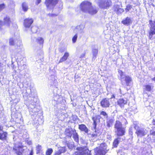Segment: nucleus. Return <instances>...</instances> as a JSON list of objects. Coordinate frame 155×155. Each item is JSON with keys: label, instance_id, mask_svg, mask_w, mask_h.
Returning <instances> with one entry per match:
<instances>
[{"label": "nucleus", "instance_id": "1", "mask_svg": "<svg viewBox=\"0 0 155 155\" xmlns=\"http://www.w3.org/2000/svg\"><path fill=\"white\" fill-rule=\"evenodd\" d=\"M76 150L78 151L75 152L74 155H91V151L85 146L77 147Z\"/></svg>", "mask_w": 155, "mask_h": 155}, {"label": "nucleus", "instance_id": "2", "mask_svg": "<svg viewBox=\"0 0 155 155\" xmlns=\"http://www.w3.org/2000/svg\"><path fill=\"white\" fill-rule=\"evenodd\" d=\"M134 128L136 130V134L137 136L142 137L147 134V131L144 128H139L137 125H134Z\"/></svg>", "mask_w": 155, "mask_h": 155}, {"label": "nucleus", "instance_id": "3", "mask_svg": "<svg viewBox=\"0 0 155 155\" xmlns=\"http://www.w3.org/2000/svg\"><path fill=\"white\" fill-rule=\"evenodd\" d=\"M111 5L110 0H99L98 2L99 7L107 9Z\"/></svg>", "mask_w": 155, "mask_h": 155}, {"label": "nucleus", "instance_id": "4", "mask_svg": "<svg viewBox=\"0 0 155 155\" xmlns=\"http://www.w3.org/2000/svg\"><path fill=\"white\" fill-rule=\"evenodd\" d=\"M91 3L87 1L83 2L80 5L81 10L83 12H87L88 10L91 7Z\"/></svg>", "mask_w": 155, "mask_h": 155}, {"label": "nucleus", "instance_id": "5", "mask_svg": "<svg viewBox=\"0 0 155 155\" xmlns=\"http://www.w3.org/2000/svg\"><path fill=\"white\" fill-rule=\"evenodd\" d=\"M149 24L150 25V31L149 32V37L150 39L153 36L155 35V21L150 20Z\"/></svg>", "mask_w": 155, "mask_h": 155}, {"label": "nucleus", "instance_id": "6", "mask_svg": "<svg viewBox=\"0 0 155 155\" xmlns=\"http://www.w3.org/2000/svg\"><path fill=\"white\" fill-rule=\"evenodd\" d=\"M113 97H114V95H113L112 97H111L110 98H105L103 99L101 102V105L102 107L104 108L109 107L110 105L111 99Z\"/></svg>", "mask_w": 155, "mask_h": 155}, {"label": "nucleus", "instance_id": "7", "mask_svg": "<svg viewBox=\"0 0 155 155\" xmlns=\"http://www.w3.org/2000/svg\"><path fill=\"white\" fill-rule=\"evenodd\" d=\"M58 0H45V3L48 8L51 9L57 4Z\"/></svg>", "mask_w": 155, "mask_h": 155}, {"label": "nucleus", "instance_id": "8", "mask_svg": "<svg viewBox=\"0 0 155 155\" xmlns=\"http://www.w3.org/2000/svg\"><path fill=\"white\" fill-rule=\"evenodd\" d=\"M13 150L15 153L18 155H21L23 151V147L22 146H17L16 145L14 146Z\"/></svg>", "mask_w": 155, "mask_h": 155}, {"label": "nucleus", "instance_id": "9", "mask_svg": "<svg viewBox=\"0 0 155 155\" xmlns=\"http://www.w3.org/2000/svg\"><path fill=\"white\" fill-rule=\"evenodd\" d=\"M33 20L32 18H27L25 20L24 25L26 28H29L33 22Z\"/></svg>", "mask_w": 155, "mask_h": 155}, {"label": "nucleus", "instance_id": "10", "mask_svg": "<svg viewBox=\"0 0 155 155\" xmlns=\"http://www.w3.org/2000/svg\"><path fill=\"white\" fill-rule=\"evenodd\" d=\"M98 9L95 6H92L91 4V7L88 10L87 13H88L91 15H94L96 14L98 12Z\"/></svg>", "mask_w": 155, "mask_h": 155}, {"label": "nucleus", "instance_id": "11", "mask_svg": "<svg viewBox=\"0 0 155 155\" xmlns=\"http://www.w3.org/2000/svg\"><path fill=\"white\" fill-rule=\"evenodd\" d=\"M95 152V155H105L106 153V151H104L101 149H99V148L97 147L94 150Z\"/></svg>", "mask_w": 155, "mask_h": 155}, {"label": "nucleus", "instance_id": "12", "mask_svg": "<svg viewBox=\"0 0 155 155\" xmlns=\"http://www.w3.org/2000/svg\"><path fill=\"white\" fill-rule=\"evenodd\" d=\"M66 151V148L65 147H59L58 150L55 153V155H60L62 153H64Z\"/></svg>", "mask_w": 155, "mask_h": 155}, {"label": "nucleus", "instance_id": "13", "mask_svg": "<svg viewBox=\"0 0 155 155\" xmlns=\"http://www.w3.org/2000/svg\"><path fill=\"white\" fill-rule=\"evenodd\" d=\"M115 131L117 136H122L124 134L125 129L124 127H122L115 130Z\"/></svg>", "mask_w": 155, "mask_h": 155}, {"label": "nucleus", "instance_id": "14", "mask_svg": "<svg viewBox=\"0 0 155 155\" xmlns=\"http://www.w3.org/2000/svg\"><path fill=\"white\" fill-rule=\"evenodd\" d=\"M75 130H73L71 128H67L65 131V134L67 136L71 137L72 135L74 133V131Z\"/></svg>", "mask_w": 155, "mask_h": 155}, {"label": "nucleus", "instance_id": "15", "mask_svg": "<svg viewBox=\"0 0 155 155\" xmlns=\"http://www.w3.org/2000/svg\"><path fill=\"white\" fill-rule=\"evenodd\" d=\"M117 102L121 107H123L127 103V100L126 99L120 98L118 100Z\"/></svg>", "mask_w": 155, "mask_h": 155}, {"label": "nucleus", "instance_id": "16", "mask_svg": "<svg viewBox=\"0 0 155 155\" xmlns=\"http://www.w3.org/2000/svg\"><path fill=\"white\" fill-rule=\"evenodd\" d=\"M114 9L118 14H121L124 11L123 9L119 8L118 5H117L115 6Z\"/></svg>", "mask_w": 155, "mask_h": 155}, {"label": "nucleus", "instance_id": "17", "mask_svg": "<svg viewBox=\"0 0 155 155\" xmlns=\"http://www.w3.org/2000/svg\"><path fill=\"white\" fill-rule=\"evenodd\" d=\"M69 56V54L68 52H65L63 56L60 60L59 63L62 62L66 60Z\"/></svg>", "mask_w": 155, "mask_h": 155}, {"label": "nucleus", "instance_id": "18", "mask_svg": "<svg viewBox=\"0 0 155 155\" xmlns=\"http://www.w3.org/2000/svg\"><path fill=\"white\" fill-rule=\"evenodd\" d=\"M132 22L131 18L129 17H127L125 19L122 21V22L125 25H129Z\"/></svg>", "mask_w": 155, "mask_h": 155}, {"label": "nucleus", "instance_id": "19", "mask_svg": "<svg viewBox=\"0 0 155 155\" xmlns=\"http://www.w3.org/2000/svg\"><path fill=\"white\" fill-rule=\"evenodd\" d=\"M84 28V27L83 25H80L77 26L75 29V30L78 32L81 33L83 32V30Z\"/></svg>", "mask_w": 155, "mask_h": 155}, {"label": "nucleus", "instance_id": "20", "mask_svg": "<svg viewBox=\"0 0 155 155\" xmlns=\"http://www.w3.org/2000/svg\"><path fill=\"white\" fill-rule=\"evenodd\" d=\"M79 128L80 130L82 131H84L85 133H87L88 132V129L86 127L85 125L84 124H81L79 125Z\"/></svg>", "mask_w": 155, "mask_h": 155}, {"label": "nucleus", "instance_id": "21", "mask_svg": "<svg viewBox=\"0 0 155 155\" xmlns=\"http://www.w3.org/2000/svg\"><path fill=\"white\" fill-rule=\"evenodd\" d=\"M123 127L121 123L119 121H116L114 125L115 130Z\"/></svg>", "mask_w": 155, "mask_h": 155}, {"label": "nucleus", "instance_id": "22", "mask_svg": "<svg viewBox=\"0 0 155 155\" xmlns=\"http://www.w3.org/2000/svg\"><path fill=\"white\" fill-rule=\"evenodd\" d=\"M93 57L92 60H94L96 58L98 53V50L96 49H93L92 50Z\"/></svg>", "mask_w": 155, "mask_h": 155}, {"label": "nucleus", "instance_id": "23", "mask_svg": "<svg viewBox=\"0 0 155 155\" xmlns=\"http://www.w3.org/2000/svg\"><path fill=\"white\" fill-rule=\"evenodd\" d=\"M7 135V133L3 131L0 134V139L2 140H6Z\"/></svg>", "mask_w": 155, "mask_h": 155}, {"label": "nucleus", "instance_id": "24", "mask_svg": "<svg viewBox=\"0 0 155 155\" xmlns=\"http://www.w3.org/2000/svg\"><path fill=\"white\" fill-rule=\"evenodd\" d=\"M16 41H17V45H18V44L17 43L18 42L20 43V41H17L16 40H14L12 38H10L9 39V45H15V43H16Z\"/></svg>", "mask_w": 155, "mask_h": 155}, {"label": "nucleus", "instance_id": "25", "mask_svg": "<svg viewBox=\"0 0 155 155\" xmlns=\"http://www.w3.org/2000/svg\"><path fill=\"white\" fill-rule=\"evenodd\" d=\"M11 21L9 17L6 16L4 18V23L5 25L8 26Z\"/></svg>", "mask_w": 155, "mask_h": 155}, {"label": "nucleus", "instance_id": "26", "mask_svg": "<svg viewBox=\"0 0 155 155\" xmlns=\"http://www.w3.org/2000/svg\"><path fill=\"white\" fill-rule=\"evenodd\" d=\"M125 81L126 82V84L127 86L129 85V84L132 81L131 78L129 76H127L125 77Z\"/></svg>", "mask_w": 155, "mask_h": 155}, {"label": "nucleus", "instance_id": "27", "mask_svg": "<svg viewBox=\"0 0 155 155\" xmlns=\"http://www.w3.org/2000/svg\"><path fill=\"white\" fill-rule=\"evenodd\" d=\"M72 134L73 135V138L74 140L76 142H78L79 140L78 135L76 132V130L74 131V132Z\"/></svg>", "mask_w": 155, "mask_h": 155}, {"label": "nucleus", "instance_id": "28", "mask_svg": "<svg viewBox=\"0 0 155 155\" xmlns=\"http://www.w3.org/2000/svg\"><path fill=\"white\" fill-rule=\"evenodd\" d=\"M22 7L23 10L26 12L28 9V7L27 4L25 2H23L22 4Z\"/></svg>", "mask_w": 155, "mask_h": 155}, {"label": "nucleus", "instance_id": "29", "mask_svg": "<svg viewBox=\"0 0 155 155\" xmlns=\"http://www.w3.org/2000/svg\"><path fill=\"white\" fill-rule=\"evenodd\" d=\"M120 138L118 137L114 140L113 143V146L114 147H117L119 143Z\"/></svg>", "mask_w": 155, "mask_h": 155}, {"label": "nucleus", "instance_id": "30", "mask_svg": "<svg viewBox=\"0 0 155 155\" xmlns=\"http://www.w3.org/2000/svg\"><path fill=\"white\" fill-rule=\"evenodd\" d=\"M113 122V120L112 119L108 120L107 122V127L109 128L111 127Z\"/></svg>", "mask_w": 155, "mask_h": 155}, {"label": "nucleus", "instance_id": "31", "mask_svg": "<svg viewBox=\"0 0 155 155\" xmlns=\"http://www.w3.org/2000/svg\"><path fill=\"white\" fill-rule=\"evenodd\" d=\"M36 41L38 44H41L43 43L44 40L41 37H38L36 39Z\"/></svg>", "mask_w": 155, "mask_h": 155}, {"label": "nucleus", "instance_id": "32", "mask_svg": "<svg viewBox=\"0 0 155 155\" xmlns=\"http://www.w3.org/2000/svg\"><path fill=\"white\" fill-rule=\"evenodd\" d=\"M107 146L106 144L105 143H102L100 144L99 149H101L102 150H104V151H106Z\"/></svg>", "mask_w": 155, "mask_h": 155}, {"label": "nucleus", "instance_id": "33", "mask_svg": "<svg viewBox=\"0 0 155 155\" xmlns=\"http://www.w3.org/2000/svg\"><path fill=\"white\" fill-rule=\"evenodd\" d=\"M53 150L51 148L48 149L46 152V155H51L53 152Z\"/></svg>", "mask_w": 155, "mask_h": 155}, {"label": "nucleus", "instance_id": "34", "mask_svg": "<svg viewBox=\"0 0 155 155\" xmlns=\"http://www.w3.org/2000/svg\"><path fill=\"white\" fill-rule=\"evenodd\" d=\"M132 8V6L130 5H128L127 6L126 8L125 9V10L126 11V12H127L129 11L130 10H131Z\"/></svg>", "mask_w": 155, "mask_h": 155}, {"label": "nucleus", "instance_id": "35", "mask_svg": "<svg viewBox=\"0 0 155 155\" xmlns=\"http://www.w3.org/2000/svg\"><path fill=\"white\" fill-rule=\"evenodd\" d=\"M61 97L58 94H56L55 95H54V100L55 101H57L58 99H59Z\"/></svg>", "mask_w": 155, "mask_h": 155}, {"label": "nucleus", "instance_id": "36", "mask_svg": "<svg viewBox=\"0 0 155 155\" xmlns=\"http://www.w3.org/2000/svg\"><path fill=\"white\" fill-rule=\"evenodd\" d=\"M67 146L69 149H72L74 147V144L72 143H68Z\"/></svg>", "mask_w": 155, "mask_h": 155}, {"label": "nucleus", "instance_id": "37", "mask_svg": "<svg viewBox=\"0 0 155 155\" xmlns=\"http://www.w3.org/2000/svg\"><path fill=\"white\" fill-rule=\"evenodd\" d=\"M25 67L26 65L25 64H23L22 65H19L18 66V68L21 71L23 70L25 68Z\"/></svg>", "mask_w": 155, "mask_h": 155}, {"label": "nucleus", "instance_id": "38", "mask_svg": "<svg viewBox=\"0 0 155 155\" xmlns=\"http://www.w3.org/2000/svg\"><path fill=\"white\" fill-rule=\"evenodd\" d=\"M37 28L36 27H33L31 28V31L33 33H35L37 31Z\"/></svg>", "mask_w": 155, "mask_h": 155}, {"label": "nucleus", "instance_id": "39", "mask_svg": "<svg viewBox=\"0 0 155 155\" xmlns=\"http://www.w3.org/2000/svg\"><path fill=\"white\" fill-rule=\"evenodd\" d=\"M145 89L147 91H150L151 90V87L150 86L147 85L145 86Z\"/></svg>", "mask_w": 155, "mask_h": 155}, {"label": "nucleus", "instance_id": "40", "mask_svg": "<svg viewBox=\"0 0 155 155\" xmlns=\"http://www.w3.org/2000/svg\"><path fill=\"white\" fill-rule=\"evenodd\" d=\"M41 149V145H38L36 147V150L37 152V153H38L40 151Z\"/></svg>", "mask_w": 155, "mask_h": 155}, {"label": "nucleus", "instance_id": "41", "mask_svg": "<svg viewBox=\"0 0 155 155\" xmlns=\"http://www.w3.org/2000/svg\"><path fill=\"white\" fill-rule=\"evenodd\" d=\"M5 5L4 4H0V12L5 8Z\"/></svg>", "mask_w": 155, "mask_h": 155}, {"label": "nucleus", "instance_id": "42", "mask_svg": "<svg viewBox=\"0 0 155 155\" xmlns=\"http://www.w3.org/2000/svg\"><path fill=\"white\" fill-rule=\"evenodd\" d=\"M78 36L77 34H76L72 38V41L73 43H75L77 39Z\"/></svg>", "mask_w": 155, "mask_h": 155}, {"label": "nucleus", "instance_id": "43", "mask_svg": "<svg viewBox=\"0 0 155 155\" xmlns=\"http://www.w3.org/2000/svg\"><path fill=\"white\" fill-rule=\"evenodd\" d=\"M150 134L155 136V128H153L152 130H151L150 132Z\"/></svg>", "mask_w": 155, "mask_h": 155}, {"label": "nucleus", "instance_id": "44", "mask_svg": "<svg viewBox=\"0 0 155 155\" xmlns=\"http://www.w3.org/2000/svg\"><path fill=\"white\" fill-rule=\"evenodd\" d=\"M101 114L103 115L104 116H106L107 117V114L104 111H103L101 113Z\"/></svg>", "mask_w": 155, "mask_h": 155}, {"label": "nucleus", "instance_id": "45", "mask_svg": "<svg viewBox=\"0 0 155 155\" xmlns=\"http://www.w3.org/2000/svg\"><path fill=\"white\" fill-rule=\"evenodd\" d=\"M120 73V76L122 78H124V73L122 71H119Z\"/></svg>", "mask_w": 155, "mask_h": 155}, {"label": "nucleus", "instance_id": "46", "mask_svg": "<svg viewBox=\"0 0 155 155\" xmlns=\"http://www.w3.org/2000/svg\"><path fill=\"white\" fill-rule=\"evenodd\" d=\"M129 134L131 135H132L133 134V131L132 128L131 127H130L129 129Z\"/></svg>", "mask_w": 155, "mask_h": 155}, {"label": "nucleus", "instance_id": "47", "mask_svg": "<svg viewBox=\"0 0 155 155\" xmlns=\"http://www.w3.org/2000/svg\"><path fill=\"white\" fill-rule=\"evenodd\" d=\"M122 120V122H124V124H127V122L126 120V119H125V118H124Z\"/></svg>", "mask_w": 155, "mask_h": 155}, {"label": "nucleus", "instance_id": "48", "mask_svg": "<svg viewBox=\"0 0 155 155\" xmlns=\"http://www.w3.org/2000/svg\"><path fill=\"white\" fill-rule=\"evenodd\" d=\"M3 127L1 126L0 125V134H1V133L3 131Z\"/></svg>", "mask_w": 155, "mask_h": 155}, {"label": "nucleus", "instance_id": "49", "mask_svg": "<svg viewBox=\"0 0 155 155\" xmlns=\"http://www.w3.org/2000/svg\"><path fill=\"white\" fill-rule=\"evenodd\" d=\"M5 25L4 22L0 21V27L4 25Z\"/></svg>", "mask_w": 155, "mask_h": 155}, {"label": "nucleus", "instance_id": "50", "mask_svg": "<svg viewBox=\"0 0 155 155\" xmlns=\"http://www.w3.org/2000/svg\"><path fill=\"white\" fill-rule=\"evenodd\" d=\"M153 125L155 126V127H153V128H155V119H153L152 122Z\"/></svg>", "mask_w": 155, "mask_h": 155}, {"label": "nucleus", "instance_id": "51", "mask_svg": "<svg viewBox=\"0 0 155 155\" xmlns=\"http://www.w3.org/2000/svg\"><path fill=\"white\" fill-rule=\"evenodd\" d=\"M41 0H36V4L37 5L38 4L41 2Z\"/></svg>", "mask_w": 155, "mask_h": 155}, {"label": "nucleus", "instance_id": "52", "mask_svg": "<svg viewBox=\"0 0 155 155\" xmlns=\"http://www.w3.org/2000/svg\"><path fill=\"white\" fill-rule=\"evenodd\" d=\"M93 120H94V124L96 125V122L95 120V117H94L93 118Z\"/></svg>", "mask_w": 155, "mask_h": 155}, {"label": "nucleus", "instance_id": "53", "mask_svg": "<svg viewBox=\"0 0 155 155\" xmlns=\"http://www.w3.org/2000/svg\"><path fill=\"white\" fill-rule=\"evenodd\" d=\"M85 55L84 54H82L80 57L81 58H82Z\"/></svg>", "mask_w": 155, "mask_h": 155}, {"label": "nucleus", "instance_id": "54", "mask_svg": "<svg viewBox=\"0 0 155 155\" xmlns=\"http://www.w3.org/2000/svg\"><path fill=\"white\" fill-rule=\"evenodd\" d=\"M28 143L29 144V145H31V141H28Z\"/></svg>", "mask_w": 155, "mask_h": 155}, {"label": "nucleus", "instance_id": "55", "mask_svg": "<svg viewBox=\"0 0 155 155\" xmlns=\"http://www.w3.org/2000/svg\"><path fill=\"white\" fill-rule=\"evenodd\" d=\"M33 153L32 150H31L30 153L29 155H33Z\"/></svg>", "mask_w": 155, "mask_h": 155}, {"label": "nucleus", "instance_id": "56", "mask_svg": "<svg viewBox=\"0 0 155 155\" xmlns=\"http://www.w3.org/2000/svg\"><path fill=\"white\" fill-rule=\"evenodd\" d=\"M152 80L153 81H155V77L152 79Z\"/></svg>", "mask_w": 155, "mask_h": 155}, {"label": "nucleus", "instance_id": "57", "mask_svg": "<svg viewBox=\"0 0 155 155\" xmlns=\"http://www.w3.org/2000/svg\"><path fill=\"white\" fill-rule=\"evenodd\" d=\"M60 52H62L64 51H63V50H60Z\"/></svg>", "mask_w": 155, "mask_h": 155}, {"label": "nucleus", "instance_id": "58", "mask_svg": "<svg viewBox=\"0 0 155 155\" xmlns=\"http://www.w3.org/2000/svg\"><path fill=\"white\" fill-rule=\"evenodd\" d=\"M119 90H120V92H121V89H119Z\"/></svg>", "mask_w": 155, "mask_h": 155}, {"label": "nucleus", "instance_id": "59", "mask_svg": "<svg viewBox=\"0 0 155 155\" xmlns=\"http://www.w3.org/2000/svg\"><path fill=\"white\" fill-rule=\"evenodd\" d=\"M86 145H87V143H86Z\"/></svg>", "mask_w": 155, "mask_h": 155}]
</instances>
